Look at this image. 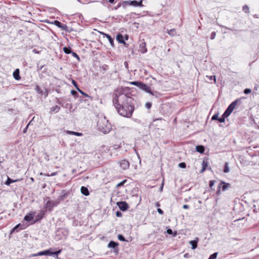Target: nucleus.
Wrapping results in <instances>:
<instances>
[{"label":"nucleus","mask_w":259,"mask_h":259,"mask_svg":"<svg viewBox=\"0 0 259 259\" xmlns=\"http://www.w3.org/2000/svg\"><path fill=\"white\" fill-rule=\"evenodd\" d=\"M128 88L120 87L114 90L113 104L118 113L127 118L132 117L135 110L134 99L126 94Z\"/></svg>","instance_id":"1"},{"label":"nucleus","mask_w":259,"mask_h":259,"mask_svg":"<svg viewBox=\"0 0 259 259\" xmlns=\"http://www.w3.org/2000/svg\"><path fill=\"white\" fill-rule=\"evenodd\" d=\"M241 99L239 98L232 102L225 110V115L229 116L234 109H237L239 107V106L241 104Z\"/></svg>","instance_id":"2"},{"label":"nucleus","mask_w":259,"mask_h":259,"mask_svg":"<svg viewBox=\"0 0 259 259\" xmlns=\"http://www.w3.org/2000/svg\"><path fill=\"white\" fill-rule=\"evenodd\" d=\"M127 5L133 6L134 7H142L143 6L142 0H141L139 2L135 0L124 1L122 4V6L124 8H125Z\"/></svg>","instance_id":"3"},{"label":"nucleus","mask_w":259,"mask_h":259,"mask_svg":"<svg viewBox=\"0 0 259 259\" xmlns=\"http://www.w3.org/2000/svg\"><path fill=\"white\" fill-rule=\"evenodd\" d=\"M139 88L141 89V90L145 91L146 92L150 94L151 95H152L153 96H155L156 97H157V94H158V92H152L150 88L145 83L142 82Z\"/></svg>","instance_id":"4"},{"label":"nucleus","mask_w":259,"mask_h":259,"mask_svg":"<svg viewBox=\"0 0 259 259\" xmlns=\"http://www.w3.org/2000/svg\"><path fill=\"white\" fill-rule=\"evenodd\" d=\"M34 90L37 94L40 95L41 96L44 95L45 98H46L48 96L49 91L47 88L45 89V90L43 91L38 84H36Z\"/></svg>","instance_id":"5"},{"label":"nucleus","mask_w":259,"mask_h":259,"mask_svg":"<svg viewBox=\"0 0 259 259\" xmlns=\"http://www.w3.org/2000/svg\"><path fill=\"white\" fill-rule=\"evenodd\" d=\"M119 164L120 167L124 170L128 169L130 166V162L125 159L120 161Z\"/></svg>","instance_id":"6"},{"label":"nucleus","mask_w":259,"mask_h":259,"mask_svg":"<svg viewBox=\"0 0 259 259\" xmlns=\"http://www.w3.org/2000/svg\"><path fill=\"white\" fill-rule=\"evenodd\" d=\"M117 205L122 211H125L127 209L128 206L125 201H120L117 202Z\"/></svg>","instance_id":"7"},{"label":"nucleus","mask_w":259,"mask_h":259,"mask_svg":"<svg viewBox=\"0 0 259 259\" xmlns=\"http://www.w3.org/2000/svg\"><path fill=\"white\" fill-rule=\"evenodd\" d=\"M52 23L58 26L59 28H60L62 30H66V28H67L66 25L62 24L58 20H55Z\"/></svg>","instance_id":"8"},{"label":"nucleus","mask_w":259,"mask_h":259,"mask_svg":"<svg viewBox=\"0 0 259 259\" xmlns=\"http://www.w3.org/2000/svg\"><path fill=\"white\" fill-rule=\"evenodd\" d=\"M99 128L101 132L104 134L108 133L111 131V126L110 125H106L105 127L99 125Z\"/></svg>","instance_id":"9"},{"label":"nucleus","mask_w":259,"mask_h":259,"mask_svg":"<svg viewBox=\"0 0 259 259\" xmlns=\"http://www.w3.org/2000/svg\"><path fill=\"white\" fill-rule=\"evenodd\" d=\"M60 108V107L58 105L53 106L50 108L49 113L50 114L57 113L59 112Z\"/></svg>","instance_id":"10"},{"label":"nucleus","mask_w":259,"mask_h":259,"mask_svg":"<svg viewBox=\"0 0 259 259\" xmlns=\"http://www.w3.org/2000/svg\"><path fill=\"white\" fill-rule=\"evenodd\" d=\"M139 51L142 54L145 53L147 52V50L146 48V45L145 42H142L139 45Z\"/></svg>","instance_id":"11"},{"label":"nucleus","mask_w":259,"mask_h":259,"mask_svg":"<svg viewBox=\"0 0 259 259\" xmlns=\"http://www.w3.org/2000/svg\"><path fill=\"white\" fill-rule=\"evenodd\" d=\"M55 203L54 201H48L45 205V207L51 211L52 210V208L55 206Z\"/></svg>","instance_id":"12"},{"label":"nucleus","mask_w":259,"mask_h":259,"mask_svg":"<svg viewBox=\"0 0 259 259\" xmlns=\"http://www.w3.org/2000/svg\"><path fill=\"white\" fill-rule=\"evenodd\" d=\"M220 185H221L222 190L223 191L227 190L228 188L231 187L230 184L225 183L223 181H222Z\"/></svg>","instance_id":"13"},{"label":"nucleus","mask_w":259,"mask_h":259,"mask_svg":"<svg viewBox=\"0 0 259 259\" xmlns=\"http://www.w3.org/2000/svg\"><path fill=\"white\" fill-rule=\"evenodd\" d=\"M19 73L20 71L19 69H16L13 72V77L17 80H19L21 79Z\"/></svg>","instance_id":"14"},{"label":"nucleus","mask_w":259,"mask_h":259,"mask_svg":"<svg viewBox=\"0 0 259 259\" xmlns=\"http://www.w3.org/2000/svg\"><path fill=\"white\" fill-rule=\"evenodd\" d=\"M45 215L44 211L41 210L39 214H38L35 218V220L34 221V223H35L37 221L41 220Z\"/></svg>","instance_id":"15"},{"label":"nucleus","mask_w":259,"mask_h":259,"mask_svg":"<svg viewBox=\"0 0 259 259\" xmlns=\"http://www.w3.org/2000/svg\"><path fill=\"white\" fill-rule=\"evenodd\" d=\"M34 214H35V213L33 212L29 213L28 214H27L25 216L24 220H25L27 222H29V221H31L33 218Z\"/></svg>","instance_id":"16"},{"label":"nucleus","mask_w":259,"mask_h":259,"mask_svg":"<svg viewBox=\"0 0 259 259\" xmlns=\"http://www.w3.org/2000/svg\"><path fill=\"white\" fill-rule=\"evenodd\" d=\"M81 193L85 195V196H89L90 195V192H89V191L88 190V189L84 187V186H82L81 187Z\"/></svg>","instance_id":"17"},{"label":"nucleus","mask_w":259,"mask_h":259,"mask_svg":"<svg viewBox=\"0 0 259 259\" xmlns=\"http://www.w3.org/2000/svg\"><path fill=\"white\" fill-rule=\"evenodd\" d=\"M201 164H202V169L200 170V172L203 173L205 170L206 168L208 165V162H207V160H203Z\"/></svg>","instance_id":"18"},{"label":"nucleus","mask_w":259,"mask_h":259,"mask_svg":"<svg viewBox=\"0 0 259 259\" xmlns=\"http://www.w3.org/2000/svg\"><path fill=\"white\" fill-rule=\"evenodd\" d=\"M104 35L108 39V40L110 42V44L111 46L112 47H113L114 46V39L112 38V37L110 35H109L108 34L104 33Z\"/></svg>","instance_id":"19"},{"label":"nucleus","mask_w":259,"mask_h":259,"mask_svg":"<svg viewBox=\"0 0 259 259\" xmlns=\"http://www.w3.org/2000/svg\"><path fill=\"white\" fill-rule=\"evenodd\" d=\"M116 39L120 44L123 43L124 41L123 35L120 33H118L117 34Z\"/></svg>","instance_id":"20"},{"label":"nucleus","mask_w":259,"mask_h":259,"mask_svg":"<svg viewBox=\"0 0 259 259\" xmlns=\"http://www.w3.org/2000/svg\"><path fill=\"white\" fill-rule=\"evenodd\" d=\"M206 78L208 79V82L209 83H212V81L214 83H215V82H216L215 76H214V75H211V76L206 75Z\"/></svg>","instance_id":"21"},{"label":"nucleus","mask_w":259,"mask_h":259,"mask_svg":"<svg viewBox=\"0 0 259 259\" xmlns=\"http://www.w3.org/2000/svg\"><path fill=\"white\" fill-rule=\"evenodd\" d=\"M66 133L67 134L75 135L76 136H81L83 135V134L81 133H78V132L70 131H66Z\"/></svg>","instance_id":"22"},{"label":"nucleus","mask_w":259,"mask_h":259,"mask_svg":"<svg viewBox=\"0 0 259 259\" xmlns=\"http://www.w3.org/2000/svg\"><path fill=\"white\" fill-rule=\"evenodd\" d=\"M166 32L171 36H174L176 35V31L175 28L170 30L167 29Z\"/></svg>","instance_id":"23"},{"label":"nucleus","mask_w":259,"mask_h":259,"mask_svg":"<svg viewBox=\"0 0 259 259\" xmlns=\"http://www.w3.org/2000/svg\"><path fill=\"white\" fill-rule=\"evenodd\" d=\"M196 150L200 153H203L204 152L205 149L203 146L198 145L196 146Z\"/></svg>","instance_id":"24"},{"label":"nucleus","mask_w":259,"mask_h":259,"mask_svg":"<svg viewBox=\"0 0 259 259\" xmlns=\"http://www.w3.org/2000/svg\"><path fill=\"white\" fill-rule=\"evenodd\" d=\"M118 243H116L115 242H114L113 241H111L108 243V246L109 247H111V248H115L116 247H117L118 246Z\"/></svg>","instance_id":"25"},{"label":"nucleus","mask_w":259,"mask_h":259,"mask_svg":"<svg viewBox=\"0 0 259 259\" xmlns=\"http://www.w3.org/2000/svg\"><path fill=\"white\" fill-rule=\"evenodd\" d=\"M197 242L198 239L197 240H192L190 242V244L192 245V249H194L197 247Z\"/></svg>","instance_id":"26"},{"label":"nucleus","mask_w":259,"mask_h":259,"mask_svg":"<svg viewBox=\"0 0 259 259\" xmlns=\"http://www.w3.org/2000/svg\"><path fill=\"white\" fill-rule=\"evenodd\" d=\"M223 171L225 173H228L230 171V169L229 167V163L227 162H225V163Z\"/></svg>","instance_id":"27"},{"label":"nucleus","mask_w":259,"mask_h":259,"mask_svg":"<svg viewBox=\"0 0 259 259\" xmlns=\"http://www.w3.org/2000/svg\"><path fill=\"white\" fill-rule=\"evenodd\" d=\"M17 181V180H13L8 177L7 181L5 182V184L6 185L9 186L11 183H14Z\"/></svg>","instance_id":"28"},{"label":"nucleus","mask_w":259,"mask_h":259,"mask_svg":"<svg viewBox=\"0 0 259 259\" xmlns=\"http://www.w3.org/2000/svg\"><path fill=\"white\" fill-rule=\"evenodd\" d=\"M61 249H59L58 251H55V252H51L50 250L49 255H56L57 257L58 258V255L59 254H60L61 252Z\"/></svg>","instance_id":"29"},{"label":"nucleus","mask_w":259,"mask_h":259,"mask_svg":"<svg viewBox=\"0 0 259 259\" xmlns=\"http://www.w3.org/2000/svg\"><path fill=\"white\" fill-rule=\"evenodd\" d=\"M63 51H64V53H66V54H69L72 53V52L71 49L69 47H64L63 48Z\"/></svg>","instance_id":"30"},{"label":"nucleus","mask_w":259,"mask_h":259,"mask_svg":"<svg viewBox=\"0 0 259 259\" xmlns=\"http://www.w3.org/2000/svg\"><path fill=\"white\" fill-rule=\"evenodd\" d=\"M49 253H50V250H46L45 251H40V252H38L37 254L39 255H49Z\"/></svg>","instance_id":"31"},{"label":"nucleus","mask_w":259,"mask_h":259,"mask_svg":"<svg viewBox=\"0 0 259 259\" xmlns=\"http://www.w3.org/2000/svg\"><path fill=\"white\" fill-rule=\"evenodd\" d=\"M228 116L225 115V112L223 113V114L222 115L221 117H219L218 121L220 122H224L225 120V118L227 117Z\"/></svg>","instance_id":"32"},{"label":"nucleus","mask_w":259,"mask_h":259,"mask_svg":"<svg viewBox=\"0 0 259 259\" xmlns=\"http://www.w3.org/2000/svg\"><path fill=\"white\" fill-rule=\"evenodd\" d=\"M77 90L81 94H82V95H83L85 97H89L90 98H91V99H92L89 95H88L87 93L83 92L82 90H81L79 88H77Z\"/></svg>","instance_id":"33"},{"label":"nucleus","mask_w":259,"mask_h":259,"mask_svg":"<svg viewBox=\"0 0 259 259\" xmlns=\"http://www.w3.org/2000/svg\"><path fill=\"white\" fill-rule=\"evenodd\" d=\"M130 83L131 84L137 86L139 88H140V85H141V84L142 83V82L135 81L130 82Z\"/></svg>","instance_id":"34"},{"label":"nucleus","mask_w":259,"mask_h":259,"mask_svg":"<svg viewBox=\"0 0 259 259\" xmlns=\"http://www.w3.org/2000/svg\"><path fill=\"white\" fill-rule=\"evenodd\" d=\"M242 10L245 13H249V8L247 5H244L242 8Z\"/></svg>","instance_id":"35"},{"label":"nucleus","mask_w":259,"mask_h":259,"mask_svg":"<svg viewBox=\"0 0 259 259\" xmlns=\"http://www.w3.org/2000/svg\"><path fill=\"white\" fill-rule=\"evenodd\" d=\"M20 225H21V224H19L17 225L15 227H14V228L12 229V230H11V233L12 234V233H14V232H17V231H18V230H17V229H18V228L20 226Z\"/></svg>","instance_id":"36"},{"label":"nucleus","mask_w":259,"mask_h":259,"mask_svg":"<svg viewBox=\"0 0 259 259\" xmlns=\"http://www.w3.org/2000/svg\"><path fill=\"white\" fill-rule=\"evenodd\" d=\"M71 54L73 57L76 58L78 61H80V58L76 53L72 52Z\"/></svg>","instance_id":"37"},{"label":"nucleus","mask_w":259,"mask_h":259,"mask_svg":"<svg viewBox=\"0 0 259 259\" xmlns=\"http://www.w3.org/2000/svg\"><path fill=\"white\" fill-rule=\"evenodd\" d=\"M218 255V252H214L209 257V259H215Z\"/></svg>","instance_id":"38"},{"label":"nucleus","mask_w":259,"mask_h":259,"mask_svg":"<svg viewBox=\"0 0 259 259\" xmlns=\"http://www.w3.org/2000/svg\"><path fill=\"white\" fill-rule=\"evenodd\" d=\"M71 94L75 97L77 98L78 97V94L76 91L75 90H71Z\"/></svg>","instance_id":"39"},{"label":"nucleus","mask_w":259,"mask_h":259,"mask_svg":"<svg viewBox=\"0 0 259 259\" xmlns=\"http://www.w3.org/2000/svg\"><path fill=\"white\" fill-rule=\"evenodd\" d=\"M117 237H118V239L120 241H125L124 237L121 234L118 235Z\"/></svg>","instance_id":"40"},{"label":"nucleus","mask_w":259,"mask_h":259,"mask_svg":"<svg viewBox=\"0 0 259 259\" xmlns=\"http://www.w3.org/2000/svg\"><path fill=\"white\" fill-rule=\"evenodd\" d=\"M219 119V113H217L214 114L211 118L212 120H218Z\"/></svg>","instance_id":"41"},{"label":"nucleus","mask_w":259,"mask_h":259,"mask_svg":"<svg viewBox=\"0 0 259 259\" xmlns=\"http://www.w3.org/2000/svg\"><path fill=\"white\" fill-rule=\"evenodd\" d=\"M179 166L181 168H185L186 167V164L185 162L180 163Z\"/></svg>","instance_id":"42"},{"label":"nucleus","mask_w":259,"mask_h":259,"mask_svg":"<svg viewBox=\"0 0 259 259\" xmlns=\"http://www.w3.org/2000/svg\"><path fill=\"white\" fill-rule=\"evenodd\" d=\"M221 189H222L221 185H219V186L218 187V190H217V191L216 192V194L218 196L220 195V194H221Z\"/></svg>","instance_id":"43"},{"label":"nucleus","mask_w":259,"mask_h":259,"mask_svg":"<svg viewBox=\"0 0 259 259\" xmlns=\"http://www.w3.org/2000/svg\"><path fill=\"white\" fill-rule=\"evenodd\" d=\"M215 183V181L214 180H210L209 182V186L211 188L212 186L214 185V184Z\"/></svg>","instance_id":"44"},{"label":"nucleus","mask_w":259,"mask_h":259,"mask_svg":"<svg viewBox=\"0 0 259 259\" xmlns=\"http://www.w3.org/2000/svg\"><path fill=\"white\" fill-rule=\"evenodd\" d=\"M216 36V32L215 31H213L211 33V36H210V39H213Z\"/></svg>","instance_id":"45"},{"label":"nucleus","mask_w":259,"mask_h":259,"mask_svg":"<svg viewBox=\"0 0 259 259\" xmlns=\"http://www.w3.org/2000/svg\"><path fill=\"white\" fill-rule=\"evenodd\" d=\"M126 181V180H123V181L120 182L119 183H118L117 185V187H121V186H122L124 183Z\"/></svg>","instance_id":"46"},{"label":"nucleus","mask_w":259,"mask_h":259,"mask_svg":"<svg viewBox=\"0 0 259 259\" xmlns=\"http://www.w3.org/2000/svg\"><path fill=\"white\" fill-rule=\"evenodd\" d=\"M251 93V90L249 89H246L244 91V93L245 94H248Z\"/></svg>","instance_id":"47"},{"label":"nucleus","mask_w":259,"mask_h":259,"mask_svg":"<svg viewBox=\"0 0 259 259\" xmlns=\"http://www.w3.org/2000/svg\"><path fill=\"white\" fill-rule=\"evenodd\" d=\"M152 104L150 102H148L146 104L145 106L147 109H150L151 107Z\"/></svg>","instance_id":"48"},{"label":"nucleus","mask_w":259,"mask_h":259,"mask_svg":"<svg viewBox=\"0 0 259 259\" xmlns=\"http://www.w3.org/2000/svg\"><path fill=\"white\" fill-rule=\"evenodd\" d=\"M72 83L76 89H77V88H78L77 82L74 80H72Z\"/></svg>","instance_id":"49"},{"label":"nucleus","mask_w":259,"mask_h":259,"mask_svg":"<svg viewBox=\"0 0 259 259\" xmlns=\"http://www.w3.org/2000/svg\"><path fill=\"white\" fill-rule=\"evenodd\" d=\"M116 215L117 217H120L122 215V213H121V212L120 211H117L116 212Z\"/></svg>","instance_id":"50"},{"label":"nucleus","mask_w":259,"mask_h":259,"mask_svg":"<svg viewBox=\"0 0 259 259\" xmlns=\"http://www.w3.org/2000/svg\"><path fill=\"white\" fill-rule=\"evenodd\" d=\"M157 211L160 214H163L164 213L163 211L159 208H158Z\"/></svg>","instance_id":"51"},{"label":"nucleus","mask_w":259,"mask_h":259,"mask_svg":"<svg viewBox=\"0 0 259 259\" xmlns=\"http://www.w3.org/2000/svg\"><path fill=\"white\" fill-rule=\"evenodd\" d=\"M167 233L168 234H172V231L171 229H168L167 230Z\"/></svg>","instance_id":"52"},{"label":"nucleus","mask_w":259,"mask_h":259,"mask_svg":"<svg viewBox=\"0 0 259 259\" xmlns=\"http://www.w3.org/2000/svg\"><path fill=\"white\" fill-rule=\"evenodd\" d=\"M56 103L57 104H58L59 105H60L61 104V102L60 101V100L58 99V98H56Z\"/></svg>","instance_id":"53"},{"label":"nucleus","mask_w":259,"mask_h":259,"mask_svg":"<svg viewBox=\"0 0 259 259\" xmlns=\"http://www.w3.org/2000/svg\"><path fill=\"white\" fill-rule=\"evenodd\" d=\"M183 208L184 209H188L189 208V206L187 205V204H184L183 206Z\"/></svg>","instance_id":"54"},{"label":"nucleus","mask_w":259,"mask_h":259,"mask_svg":"<svg viewBox=\"0 0 259 259\" xmlns=\"http://www.w3.org/2000/svg\"><path fill=\"white\" fill-rule=\"evenodd\" d=\"M38 255L37 254V253H35V254H32L31 255H29V257H34V256H38Z\"/></svg>","instance_id":"55"},{"label":"nucleus","mask_w":259,"mask_h":259,"mask_svg":"<svg viewBox=\"0 0 259 259\" xmlns=\"http://www.w3.org/2000/svg\"><path fill=\"white\" fill-rule=\"evenodd\" d=\"M57 174V172H54L50 174V177L56 176Z\"/></svg>","instance_id":"56"},{"label":"nucleus","mask_w":259,"mask_h":259,"mask_svg":"<svg viewBox=\"0 0 259 259\" xmlns=\"http://www.w3.org/2000/svg\"><path fill=\"white\" fill-rule=\"evenodd\" d=\"M28 127V126H27V125H26V127L23 130L24 133H26L27 132Z\"/></svg>","instance_id":"57"},{"label":"nucleus","mask_w":259,"mask_h":259,"mask_svg":"<svg viewBox=\"0 0 259 259\" xmlns=\"http://www.w3.org/2000/svg\"><path fill=\"white\" fill-rule=\"evenodd\" d=\"M155 206L157 207H159L160 206V204L159 203V202H156L155 203Z\"/></svg>","instance_id":"58"},{"label":"nucleus","mask_w":259,"mask_h":259,"mask_svg":"<svg viewBox=\"0 0 259 259\" xmlns=\"http://www.w3.org/2000/svg\"><path fill=\"white\" fill-rule=\"evenodd\" d=\"M122 44H123L124 46H125L126 47H127L128 46V44H126L124 41V42L122 43Z\"/></svg>","instance_id":"59"},{"label":"nucleus","mask_w":259,"mask_h":259,"mask_svg":"<svg viewBox=\"0 0 259 259\" xmlns=\"http://www.w3.org/2000/svg\"><path fill=\"white\" fill-rule=\"evenodd\" d=\"M33 52H34V53H36V54H37V53H39V52H38V51H36V49H34V50H33Z\"/></svg>","instance_id":"60"},{"label":"nucleus","mask_w":259,"mask_h":259,"mask_svg":"<svg viewBox=\"0 0 259 259\" xmlns=\"http://www.w3.org/2000/svg\"><path fill=\"white\" fill-rule=\"evenodd\" d=\"M32 121V120H31V121H30L29 122V123H28L27 124V126H29L30 125H31V124Z\"/></svg>","instance_id":"61"},{"label":"nucleus","mask_w":259,"mask_h":259,"mask_svg":"<svg viewBox=\"0 0 259 259\" xmlns=\"http://www.w3.org/2000/svg\"><path fill=\"white\" fill-rule=\"evenodd\" d=\"M115 0H108L110 3L113 4Z\"/></svg>","instance_id":"62"},{"label":"nucleus","mask_w":259,"mask_h":259,"mask_svg":"<svg viewBox=\"0 0 259 259\" xmlns=\"http://www.w3.org/2000/svg\"><path fill=\"white\" fill-rule=\"evenodd\" d=\"M50 175H49V174H44V176H47V177H50Z\"/></svg>","instance_id":"63"},{"label":"nucleus","mask_w":259,"mask_h":259,"mask_svg":"<svg viewBox=\"0 0 259 259\" xmlns=\"http://www.w3.org/2000/svg\"><path fill=\"white\" fill-rule=\"evenodd\" d=\"M68 106H70V107H71V104H67L66 105V107H66V108H67V107H68Z\"/></svg>","instance_id":"64"}]
</instances>
